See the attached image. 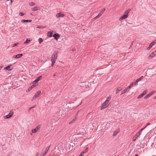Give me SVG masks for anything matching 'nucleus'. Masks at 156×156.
Masks as SVG:
<instances>
[{
    "instance_id": "obj_1",
    "label": "nucleus",
    "mask_w": 156,
    "mask_h": 156,
    "mask_svg": "<svg viewBox=\"0 0 156 156\" xmlns=\"http://www.w3.org/2000/svg\"><path fill=\"white\" fill-rule=\"evenodd\" d=\"M130 11V9H129L125 12L124 14L119 18V20H122L127 18L128 16V14Z\"/></svg>"
},
{
    "instance_id": "obj_2",
    "label": "nucleus",
    "mask_w": 156,
    "mask_h": 156,
    "mask_svg": "<svg viewBox=\"0 0 156 156\" xmlns=\"http://www.w3.org/2000/svg\"><path fill=\"white\" fill-rule=\"evenodd\" d=\"M41 93V91H39L36 93L34 97L32 98L31 101H33L35 100L39 96Z\"/></svg>"
},
{
    "instance_id": "obj_3",
    "label": "nucleus",
    "mask_w": 156,
    "mask_h": 156,
    "mask_svg": "<svg viewBox=\"0 0 156 156\" xmlns=\"http://www.w3.org/2000/svg\"><path fill=\"white\" fill-rule=\"evenodd\" d=\"M41 125H40L37 126L35 129L32 130V133L31 134V135H32V133H35L37 132L41 128Z\"/></svg>"
},
{
    "instance_id": "obj_4",
    "label": "nucleus",
    "mask_w": 156,
    "mask_h": 156,
    "mask_svg": "<svg viewBox=\"0 0 156 156\" xmlns=\"http://www.w3.org/2000/svg\"><path fill=\"white\" fill-rule=\"evenodd\" d=\"M14 113L13 110H11L9 113L7 115L4 116V118L5 119H9L11 118L13 115Z\"/></svg>"
},
{
    "instance_id": "obj_5",
    "label": "nucleus",
    "mask_w": 156,
    "mask_h": 156,
    "mask_svg": "<svg viewBox=\"0 0 156 156\" xmlns=\"http://www.w3.org/2000/svg\"><path fill=\"white\" fill-rule=\"evenodd\" d=\"M150 125V124L148 123L144 128L141 129L140 131L137 133L136 134V135H135L136 136H139L140 135V133H141L142 131L144 130L148 126Z\"/></svg>"
},
{
    "instance_id": "obj_6",
    "label": "nucleus",
    "mask_w": 156,
    "mask_h": 156,
    "mask_svg": "<svg viewBox=\"0 0 156 156\" xmlns=\"http://www.w3.org/2000/svg\"><path fill=\"white\" fill-rule=\"evenodd\" d=\"M105 10V9H103L99 13L98 15L96 17H94L93 19L94 20H95L96 19H98L99 18L101 15L103 13V12H104V11Z\"/></svg>"
},
{
    "instance_id": "obj_7",
    "label": "nucleus",
    "mask_w": 156,
    "mask_h": 156,
    "mask_svg": "<svg viewBox=\"0 0 156 156\" xmlns=\"http://www.w3.org/2000/svg\"><path fill=\"white\" fill-rule=\"evenodd\" d=\"M133 85V83L130 84L128 87L126 88L123 90L121 93V95L126 93L129 88H130Z\"/></svg>"
},
{
    "instance_id": "obj_8",
    "label": "nucleus",
    "mask_w": 156,
    "mask_h": 156,
    "mask_svg": "<svg viewBox=\"0 0 156 156\" xmlns=\"http://www.w3.org/2000/svg\"><path fill=\"white\" fill-rule=\"evenodd\" d=\"M38 85L37 84H34L32 85L31 87H30L26 91L27 92H30L33 88H34L35 87L37 86Z\"/></svg>"
},
{
    "instance_id": "obj_9",
    "label": "nucleus",
    "mask_w": 156,
    "mask_h": 156,
    "mask_svg": "<svg viewBox=\"0 0 156 156\" xmlns=\"http://www.w3.org/2000/svg\"><path fill=\"white\" fill-rule=\"evenodd\" d=\"M57 53L56 52H54L52 56V59L56 60L57 58Z\"/></svg>"
},
{
    "instance_id": "obj_10",
    "label": "nucleus",
    "mask_w": 156,
    "mask_h": 156,
    "mask_svg": "<svg viewBox=\"0 0 156 156\" xmlns=\"http://www.w3.org/2000/svg\"><path fill=\"white\" fill-rule=\"evenodd\" d=\"M23 55L22 54H18L16 55H14L13 56V58H21Z\"/></svg>"
},
{
    "instance_id": "obj_11",
    "label": "nucleus",
    "mask_w": 156,
    "mask_h": 156,
    "mask_svg": "<svg viewBox=\"0 0 156 156\" xmlns=\"http://www.w3.org/2000/svg\"><path fill=\"white\" fill-rule=\"evenodd\" d=\"M156 55V51H154L148 57V59L150 58H152Z\"/></svg>"
},
{
    "instance_id": "obj_12",
    "label": "nucleus",
    "mask_w": 156,
    "mask_h": 156,
    "mask_svg": "<svg viewBox=\"0 0 156 156\" xmlns=\"http://www.w3.org/2000/svg\"><path fill=\"white\" fill-rule=\"evenodd\" d=\"M156 43V42L154 41H153L149 45V47H147V50H149L152 47V46L154 44Z\"/></svg>"
},
{
    "instance_id": "obj_13",
    "label": "nucleus",
    "mask_w": 156,
    "mask_h": 156,
    "mask_svg": "<svg viewBox=\"0 0 156 156\" xmlns=\"http://www.w3.org/2000/svg\"><path fill=\"white\" fill-rule=\"evenodd\" d=\"M64 16V15L62 14L61 12L57 13L56 15V17L57 18H58L60 17H62Z\"/></svg>"
},
{
    "instance_id": "obj_14",
    "label": "nucleus",
    "mask_w": 156,
    "mask_h": 156,
    "mask_svg": "<svg viewBox=\"0 0 156 156\" xmlns=\"http://www.w3.org/2000/svg\"><path fill=\"white\" fill-rule=\"evenodd\" d=\"M41 76H40L39 77H38L34 81H33V83H35V84H38L37 83L40 80V79L41 78Z\"/></svg>"
},
{
    "instance_id": "obj_15",
    "label": "nucleus",
    "mask_w": 156,
    "mask_h": 156,
    "mask_svg": "<svg viewBox=\"0 0 156 156\" xmlns=\"http://www.w3.org/2000/svg\"><path fill=\"white\" fill-rule=\"evenodd\" d=\"M143 76H142L140 77L139 78L137 79L133 83V84H136L139 81L141 80L142 78H143Z\"/></svg>"
},
{
    "instance_id": "obj_16",
    "label": "nucleus",
    "mask_w": 156,
    "mask_h": 156,
    "mask_svg": "<svg viewBox=\"0 0 156 156\" xmlns=\"http://www.w3.org/2000/svg\"><path fill=\"white\" fill-rule=\"evenodd\" d=\"M53 37L56 40H58L59 38V36L58 34L56 33L53 35Z\"/></svg>"
},
{
    "instance_id": "obj_17",
    "label": "nucleus",
    "mask_w": 156,
    "mask_h": 156,
    "mask_svg": "<svg viewBox=\"0 0 156 156\" xmlns=\"http://www.w3.org/2000/svg\"><path fill=\"white\" fill-rule=\"evenodd\" d=\"M50 146H51V145H50L49 146H48V147H47L46 148L44 153L43 154V156H45L47 154V152L48 151V150H49Z\"/></svg>"
},
{
    "instance_id": "obj_18",
    "label": "nucleus",
    "mask_w": 156,
    "mask_h": 156,
    "mask_svg": "<svg viewBox=\"0 0 156 156\" xmlns=\"http://www.w3.org/2000/svg\"><path fill=\"white\" fill-rule=\"evenodd\" d=\"M39 9V7H35L32 9V11H36Z\"/></svg>"
},
{
    "instance_id": "obj_19",
    "label": "nucleus",
    "mask_w": 156,
    "mask_h": 156,
    "mask_svg": "<svg viewBox=\"0 0 156 156\" xmlns=\"http://www.w3.org/2000/svg\"><path fill=\"white\" fill-rule=\"evenodd\" d=\"M52 33H53V31H52V32H51V31L48 32L47 34V36L48 37H52Z\"/></svg>"
},
{
    "instance_id": "obj_20",
    "label": "nucleus",
    "mask_w": 156,
    "mask_h": 156,
    "mask_svg": "<svg viewBox=\"0 0 156 156\" xmlns=\"http://www.w3.org/2000/svg\"><path fill=\"white\" fill-rule=\"evenodd\" d=\"M51 61L52 62L51 66H53L55 62V60L53 59H51Z\"/></svg>"
},
{
    "instance_id": "obj_21",
    "label": "nucleus",
    "mask_w": 156,
    "mask_h": 156,
    "mask_svg": "<svg viewBox=\"0 0 156 156\" xmlns=\"http://www.w3.org/2000/svg\"><path fill=\"white\" fill-rule=\"evenodd\" d=\"M10 66H6L5 68V69H6L8 71H10L12 69H10Z\"/></svg>"
},
{
    "instance_id": "obj_22",
    "label": "nucleus",
    "mask_w": 156,
    "mask_h": 156,
    "mask_svg": "<svg viewBox=\"0 0 156 156\" xmlns=\"http://www.w3.org/2000/svg\"><path fill=\"white\" fill-rule=\"evenodd\" d=\"M77 117H75V118L74 119L70 122H69V124H71V123L75 122V120L77 119Z\"/></svg>"
},
{
    "instance_id": "obj_23",
    "label": "nucleus",
    "mask_w": 156,
    "mask_h": 156,
    "mask_svg": "<svg viewBox=\"0 0 156 156\" xmlns=\"http://www.w3.org/2000/svg\"><path fill=\"white\" fill-rule=\"evenodd\" d=\"M151 129H150L147 130H145L144 131V132H143V133H144V134L145 135H146L148 133H147V132L148 131H149V130H150Z\"/></svg>"
},
{
    "instance_id": "obj_24",
    "label": "nucleus",
    "mask_w": 156,
    "mask_h": 156,
    "mask_svg": "<svg viewBox=\"0 0 156 156\" xmlns=\"http://www.w3.org/2000/svg\"><path fill=\"white\" fill-rule=\"evenodd\" d=\"M30 41V40H29L28 39H27L25 41L24 43V44H28V43Z\"/></svg>"
},
{
    "instance_id": "obj_25",
    "label": "nucleus",
    "mask_w": 156,
    "mask_h": 156,
    "mask_svg": "<svg viewBox=\"0 0 156 156\" xmlns=\"http://www.w3.org/2000/svg\"><path fill=\"white\" fill-rule=\"evenodd\" d=\"M107 104V100H106L103 103L102 105H105V106H106V105Z\"/></svg>"
},
{
    "instance_id": "obj_26",
    "label": "nucleus",
    "mask_w": 156,
    "mask_h": 156,
    "mask_svg": "<svg viewBox=\"0 0 156 156\" xmlns=\"http://www.w3.org/2000/svg\"><path fill=\"white\" fill-rule=\"evenodd\" d=\"M122 90V89L120 87H119L117 90H116V93L117 94L118 93L119 91H120Z\"/></svg>"
},
{
    "instance_id": "obj_27",
    "label": "nucleus",
    "mask_w": 156,
    "mask_h": 156,
    "mask_svg": "<svg viewBox=\"0 0 156 156\" xmlns=\"http://www.w3.org/2000/svg\"><path fill=\"white\" fill-rule=\"evenodd\" d=\"M118 133V131H115L114 132V133L113 134V136H115L117 134V133Z\"/></svg>"
},
{
    "instance_id": "obj_28",
    "label": "nucleus",
    "mask_w": 156,
    "mask_h": 156,
    "mask_svg": "<svg viewBox=\"0 0 156 156\" xmlns=\"http://www.w3.org/2000/svg\"><path fill=\"white\" fill-rule=\"evenodd\" d=\"M150 96L149 95V94H147V95H146L145 97H144V98L145 99H147L148 98L150 97Z\"/></svg>"
},
{
    "instance_id": "obj_29",
    "label": "nucleus",
    "mask_w": 156,
    "mask_h": 156,
    "mask_svg": "<svg viewBox=\"0 0 156 156\" xmlns=\"http://www.w3.org/2000/svg\"><path fill=\"white\" fill-rule=\"evenodd\" d=\"M144 96V95L142 93L141 94H140V95H139L137 98H142V97H143V96Z\"/></svg>"
},
{
    "instance_id": "obj_30",
    "label": "nucleus",
    "mask_w": 156,
    "mask_h": 156,
    "mask_svg": "<svg viewBox=\"0 0 156 156\" xmlns=\"http://www.w3.org/2000/svg\"><path fill=\"white\" fill-rule=\"evenodd\" d=\"M155 93V91H152L149 94V95L151 96L153 94H154Z\"/></svg>"
},
{
    "instance_id": "obj_31",
    "label": "nucleus",
    "mask_w": 156,
    "mask_h": 156,
    "mask_svg": "<svg viewBox=\"0 0 156 156\" xmlns=\"http://www.w3.org/2000/svg\"><path fill=\"white\" fill-rule=\"evenodd\" d=\"M39 42L40 43H41V42H42L43 41V39L42 38H40L39 39Z\"/></svg>"
},
{
    "instance_id": "obj_32",
    "label": "nucleus",
    "mask_w": 156,
    "mask_h": 156,
    "mask_svg": "<svg viewBox=\"0 0 156 156\" xmlns=\"http://www.w3.org/2000/svg\"><path fill=\"white\" fill-rule=\"evenodd\" d=\"M21 21L22 23L28 22V20H22Z\"/></svg>"
},
{
    "instance_id": "obj_33",
    "label": "nucleus",
    "mask_w": 156,
    "mask_h": 156,
    "mask_svg": "<svg viewBox=\"0 0 156 156\" xmlns=\"http://www.w3.org/2000/svg\"><path fill=\"white\" fill-rule=\"evenodd\" d=\"M29 5L30 6H33L35 5V3L34 2H30L29 3Z\"/></svg>"
},
{
    "instance_id": "obj_34",
    "label": "nucleus",
    "mask_w": 156,
    "mask_h": 156,
    "mask_svg": "<svg viewBox=\"0 0 156 156\" xmlns=\"http://www.w3.org/2000/svg\"><path fill=\"white\" fill-rule=\"evenodd\" d=\"M106 107H107V106H105V105H102V107H101V110H102V109H104L105 108H106Z\"/></svg>"
},
{
    "instance_id": "obj_35",
    "label": "nucleus",
    "mask_w": 156,
    "mask_h": 156,
    "mask_svg": "<svg viewBox=\"0 0 156 156\" xmlns=\"http://www.w3.org/2000/svg\"><path fill=\"white\" fill-rule=\"evenodd\" d=\"M37 28H44V27H43L42 26H37Z\"/></svg>"
},
{
    "instance_id": "obj_36",
    "label": "nucleus",
    "mask_w": 156,
    "mask_h": 156,
    "mask_svg": "<svg viewBox=\"0 0 156 156\" xmlns=\"http://www.w3.org/2000/svg\"><path fill=\"white\" fill-rule=\"evenodd\" d=\"M8 2H9V3L10 4V5H11L12 4V1L11 0H8L7 1Z\"/></svg>"
},
{
    "instance_id": "obj_37",
    "label": "nucleus",
    "mask_w": 156,
    "mask_h": 156,
    "mask_svg": "<svg viewBox=\"0 0 156 156\" xmlns=\"http://www.w3.org/2000/svg\"><path fill=\"white\" fill-rule=\"evenodd\" d=\"M18 44H19V43H15L13 45V47H14L17 45H18Z\"/></svg>"
},
{
    "instance_id": "obj_38",
    "label": "nucleus",
    "mask_w": 156,
    "mask_h": 156,
    "mask_svg": "<svg viewBox=\"0 0 156 156\" xmlns=\"http://www.w3.org/2000/svg\"><path fill=\"white\" fill-rule=\"evenodd\" d=\"M19 14L21 16H23V15H24V14H23L22 12H20L19 13Z\"/></svg>"
},
{
    "instance_id": "obj_39",
    "label": "nucleus",
    "mask_w": 156,
    "mask_h": 156,
    "mask_svg": "<svg viewBox=\"0 0 156 156\" xmlns=\"http://www.w3.org/2000/svg\"><path fill=\"white\" fill-rule=\"evenodd\" d=\"M138 137H133V140H135Z\"/></svg>"
},
{
    "instance_id": "obj_40",
    "label": "nucleus",
    "mask_w": 156,
    "mask_h": 156,
    "mask_svg": "<svg viewBox=\"0 0 156 156\" xmlns=\"http://www.w3.org/2000/svg\"><path fill=\"white\" fill-rule=\"evenodd\" d=\"M111 97L110 96H108V102L109 101V100L111 99Z\"/></svg>"
},
{
    "instance_id": "obj_41",
    "label": "nucleus",
    "mask_w": 156,
    "mask_h": 156,
    "mask_svg": "<svg viewBox=\"0 0 156 156\" xmlns=\"http://www.w3.org/2000/svg\"><path fill=\"white\" fill-rule=\"evenodd\" d=\"M147 93V91H144L143 93H142L144 95L146 93Z\"/></svg>"
},
{
    "instance_id": "obj_42",
    "label": "nucleus",
    "mask_w": 156,
    "mask_h": 156,
    "mask_svg": "<svg viewBox=\"0 0 156 156\" xmlns=\"http://www.w3.org/2000/svg\"><path fill=\"white\" fill-rule=\"evenodd\" d=\"M88 149V147H87L85 150H84V151L85 152H87V150Z\"/></svg>"
},
{
    "instance_id": "obj_43",
    "label": "nucleus",
    "mask_w": 156,
    "mask_h": 156,
    "mask_svg": "<svg viewBox=\"0 0 156 156\" xmlns=\"http://www.w3.org/2000/svg\"><path fill=\"white\" fill-rule=\"evenodd\" d=\"M32 22L31 20H28V22Z\"/></svg>"
},
{
    "instance_id": "obj_44",
    "label": "nucleus",
    "mask_w": 156,
    "mask_h": 156,
    "mask_svg": "<svg viewBox=\"0 0 156 156\" xmlns=\"http://www.w3.org/2000/svg\"><path fill=\"white\" fill-rule=\"evenodd\" d=\"M34 107H34V106H33V107H31L30 108V109H31L32 108H34Z\"/></svg>"
},
{
    "instance_id": "obj_45",
    "label": "nucleus",
    "mask_w": 156,
    "mask_h": 156,
    "mask_svg": "<svg viewBox=\"0 0 156 156\" xmlns=\"http://www.w3.org/2000/svg\"><path fill=\"white\" fill-rule=\"evenodd\" d=\"M135 156H139V155H138V154H136L135 155Z\"/></svg>"
},
{
    "instance_id": "obj_46",
    "label": "nucleus",
    "mask_w": 156,
    "mask_h": 156,
    "mask_svg": "<svg viewBox=\"0 0 156 156\" xmlns=\"http://www.w3.org/2000/svg\"><path fill=\"white\" fill-rule=\"evenodd\" d=\"M154 99L156 98V96L154 97Z\"/></svg>"
},
{
    "instance_id": "obj_47",
    "label": "nucleus",
    "mask_w": 156,
    "mask_h": 156,
    "mask_svg": "<svg viewBox=\"0 0 156 156\" xmlns=\"http://www.w3.org/2000/svg\"><path fill=\"white\" fill-rule=\"evenodd\" d=\"M38 153H37V154H36V156H38Z\"/></svg>"
},
{
    "instance_id": "obj_48",
    "label": "nucleus",
    "mask_w": 156,
    "mask_h": 156,
    "mask_svg": "<svg viewBox=\"0 0 156 156\" xmlns=\"http://www.w3.org/2000/svg\"><path fill=\"white\" fill-rule=\"evenodd\" d=\"M10 154H9L8 155H7V156H10Z\"/></svg>"
},
{
    "instance_id": "obj_49",
    "label": "nucleus",
    "mask_w": 156,
    "mask_h": 156,
    "mask_svg": "<svg viewBox=\"0 0 156 156\" xmlns=\"http://www.w3.org/2000/svg\"><path fill=\"white\" fill-rule=\"evenodd\" d=\"M110 64L108 65V66H110Z\"/></svg>"
},
{
    "instance_id": "obj_50",
    "label": "nucleus",
    "mask_w": 156,
    "mask_h": 156,
    "mask_svg": "<svg viewBox=\"0 0 156 156\" xmlns=\"http://www.w3.org/2000/svg\"><path fill=\"white\" fill-rule=\"evenodd\" d=\"M55 76V74H54V76Z\"/></svg>"
},
{
    "instance_id": "obj_51",
    "label": "nucleus",
    "mask_w": 156,
    "mask_h": 156,
    "mask_svg": "<svg viewBox=\"0 0 156 156\" xmlns=\"http://www.w3.org/2000/svg\"><path fill=\"white\" fill-rule=\"evenodd\" d=\"M41 156H43V154L42 155H41Z\"/></svg>"
},
{
    "instance_id": "obj_52",
    "label": "nucleus",
    "mask_w": 156,
    "mask_h": 156,
    "mask_svg": "<svg viewBox=\"0 0 156 156\" xmlns=\"http://www.w3.org/2000/svg\"><path fill=\"white\" fill-rule=\"evenodd\" d=\"M114 156H116L115 155Z\"/></svg>"
},
{
    "instance_id": "obj_53",
    "label": "nucleus",
    "mask_w": 156,
    "mask_h": 156,
    "mask_svg": "<svg viewBox=\"0 0 156 156\" xmlns=\"http://www.w3.org/2000/svg\"><path fill=\"white\" fill-rule=\"evenodd\" d=\"M73 156H74V155H73Z\"/></svg>"
}]
</instances>
